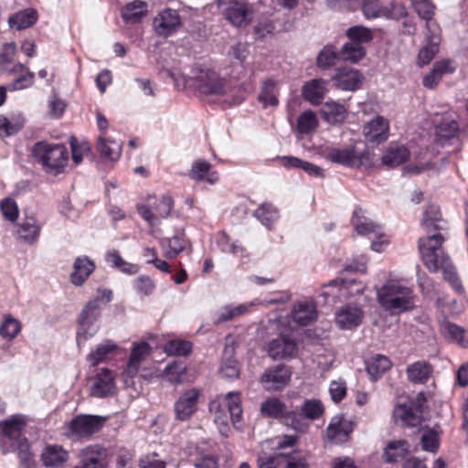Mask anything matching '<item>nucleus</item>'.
<instances>
[{
  "label": "nucleus",
  "instance_id": "nucleus-1",
  "mask_svg": "<svg viewBox=\"0 0 468 468\" xmlns=\"http://www.w3.org/2000/svg\"><path fill=\"white\" fill-rule=\"evenodd\" d=\"M443 240V236L439 232L419 239V250L423 263L431 272H436L439 269H441L443 279L450 283L456 292L462 294L464 292V288L449 256L445 255L442 251H441V255L439 254Z\"/></svg>",
  "mask_w": 468,
  "mask_h": 468
},
{
  "label": "nucleus",
  "instance_id": "nucleus-2",
  "mask_svg": "<svg viewBox=\"0 0 468 468\" xmlns=\"http://www.w3.org/2000/svg\"><path fill=\"white\" fill-rule=\"evenodd\" d=\"M375 153L363 142L345 148H330L326 159L347 168L370 170L375 166Z\"/></svg>",
  "mask_w": 468,
  "mask_h": 468
},
{
  "label": "nucleus",
  "instance_id": "nucleus-3",
  "mask_svg": "<svg viewBox=\"0 0 468 468\" xmlns=\"http://www.w3.org/2000/svg\"><path fill=\"white\" fill-rule=\"evenodd\" d=\"M379 305L388 312L399 314L415 308L413 291L398 282H388L377 290Z\"/></svg>",
  "mask_w": 468,
  "mask_h": 468
},
{
  "label": "nucleus",
  "instance_id": "nucleus-4",
  "mask_svg": "<svg viewBox=\"0 0 468 468\" xmlns=\"http://www.w3.org/2000/svg\"><path fill=\"white\" fill-rule=\"evenodd\" d=\"M32 154L43 170L52 176L63 173L69 162L68 149L62 144L37 142L32 148Z\"/></svg>",
  "mask_w": 468,
  "mask_h": 468
},
{
  "label": "nucleus",
  "instance_id": "nucleus-5",
  "mask_svg": "<svg viewBox=\"0 0 468 468\" xmlns=\"http://www.w3.org/2000/svg\"><path fill=\"white\" fill-rule=\"evenodd\" d=\"M101 310L100 298L90 299L82 307L77 318L76 338L78 344L93 337L100 329Z\"/></svg>",
  "mask_w": 468,
  "mask_h": 468
},
{
  "label": "nucleus",
  "instance_id": "nucleus-6",
  "mask_svg": "<svg viewBox=\"0 0 468 468\" xmlns=\"http://www.w3.org/2000/svg\"><path fill=\"white\" fill-rule=\"evenodd\" d=\"M107 417L92 414H80L67 425L69 437L90 438L99 432L105 425Z\"/></svg>",
  "mask_w": 468,
  "mask_h": 468
},
{
  "label": "nucleus",
  "instance_id": "nucleus-7",
  "mask_svg": "<svg viewBox=\"0 0 468 468\" xmlns=\"http://www.w3.org/2000/svg\"><path fill=\"white\" fill-rule=\"evenodd\" d=\"M197 90L205 95L223 96L227 93V80L215 70L198 68L194 71Z\"/></svg>",
  "mask_w": 468,
  "mask_h": 468
},
{
  "label": "nucleus",
  "instance_id": "nucleus-8",
  "mask_svg": "<svg viewBox=\"0 0 468 468\" xmlns=\"http://www.w3.org/2000/svg\"><path fill=\"white\" fill-rule=\"evenodd\" d=\"M291 378V367L284 364H278L267 367L261 375L259 383L267 392H281L289 385Z\"/></svg>",
  "mask_w": 468,
  "mask_h": 468
},
{
  "label": "nucleus",
  "instance_id": "nucleus-9",
  "mask_svg": "<svg viewBox=\"0 0 468 468\" xmlns=\"http://www.w3.org/2000/svg\"><path fill=\"white\" fill-rule=\"evenodd\" d=\"M218 7L223 5L227 6L222 10L226 20L235 27H240L247 26L252 19V9L249 4L243 0H217Z\"/></svg>",
  "mask_w": 468,
  "mask_h": 468
},
{
  "label": "nucleus",
  "instance_id": "nucleus-10",
  "mask_svg": "<svg viewBox=\"0 0 468 468\" xmlns=\"http://www.w3.org/2000/svg\"><path fill=\"white\" fill-rule=\"evenodd\" d=\"M364 80L360 70L349 66L336 68L331 76L334 87L346 91H356L361 88Z\"/></svg>",
  "mask_w": 468,
  "mask_h": 468
},
{
  "label": "nucleus",
  "instance_id": "nucleus-11",
  "mask_svg": "<svg viewBox=\"0 0 468 468\" xmlns=\"http://www.w3.org/2000/svg\"><path fill=\"white\" fill-rule=\"evenodd\" d=\"M264 350L273 360L292 359L298 353V344L291 335H280L268 342Z\"/></svg>",
  "mask_w": 468,
  "mask_h": 468
},
{
  "label": "nucleus",
  "instance_id": "nucleus-12",
  "mask_svg": "<svg viewBox=\"0 0 468 468\" xmlns=\"http://www.w3.org/2000/svg\"><path fill=\"white\" fill-rule=\"evenodd\" d=\"M153 24L155 33L163 37L173 36L183 26L178 12L169 7L160 11L154 17Z\"/></svg>",
  "mask_w": 468,
  "mask_h": 468
},
{
  "label": "nucleus",
  "instance_id": "nucleus-13",
  "mask_svg": "<svg viewBox=\"0 0 468 468\" xmlns=\"http://www.w3.org/2000/svg\"><path fill=\"white\" fill-rule=\"evenodd\" d=\"M199 397L200 390L197 388L185 390L174 404L176 419L180 421L189 420L197 410Z\"/></svg>",
  "mask_w": 468,
  "mask_h": 468
},
{
  "label": "nucleus",
  "instance_id": "nucleus-14",
  "mask_svg": "<svg viewBox=\"0 0 468 468\" xmlns=\"http://www.w3.org/2000/svg\"><path fill=\"white\" fill-rule=\"evenodd\" d=\"M109 452L100 445L92 444L83 448L80 453V462L74 468H109Z\"/></svg>",
  "mask_w": 468,
  "mask_h": 468
},
{
  "label": "nucleus",
  "instance_id": "nucleus-15",
  "mask_svg": "<svg viewBox=\"0 0 468 468\" xmlns=\"http://www.w3.org/2000/svg\"><path fill=\"white\" fill-rule=\"evenodd\" d=\"M116 384L112 370L103 367L97 373L94 383L90 387V396L98 399L113 397L116 394Z\"/></svg>",
  "mask_w": 468,
  "mask_h": 468
},
{
  "label": "nucleus",
  "instance_id": "nucleus-16",
  "mask_svg": "<svg viewBox=\"0 0 468 468\" xmlns=\"http://www.w3.org/2000/svg\"><path fill=\"white\" fill-rule=\"evenodd\" d=\"M424 40L425 44L420 49L417 56V64L419 67L430 64L439 53L441 40L440 27H435V29L426 30Z\"/></svg>",
  "mask_w": 468,
  "mask_h": 468
},
{
  "label": "nucleus",
  "instance_id": "nucleus-17",
  "mask_svg": "<svg viewBox=\"0 0 468 468\" xmlns=\"http://www.w3.org/2000/svg\"><path fill=\"white\" fill-rule=\"evenodd\" d=\"M328 80L315 78L306 81L302 87V97L314 106H319L328 91Z\"/></svg>",
  "mask_w": 468,
  "mask_h": 468
},
{
  "label": "nucleus",
  "instance_id": "nucleus-18",
  "mask_svg": "<svg viewBox=\"0 0 468 468\" xmlns=\"http://www.w3.org/2000/svg\"><path fill=\"white\" fill-rule=\"evenodd\" d=\"M364 318L363 310L357 305L346 304L335 314V323L340 329L352 330L358 327Z\"/></svg>",
  "mask_w": 468,
  "mask_h": 468
},
{
  "label": "nucleus",
  "instance_id": "nucleus-19",
  "mask_svg": "<svg viewBox=\"0 0 468 468\" xmlns=\"http://www.w3.org/2000/svg\"><path fill=\"white\" fill-rule=\"evenodd\" d=\"M410 453V444L407 440H393L386 444L382 459L386 463L394 464L400 461H405Z\"/></svg>",
  "mask_w": 468,
  "mask_h": 468
},
{
  "label": "nucleus",
  "instance_id": "nucleus-20",
  "mask_svg": "<svg viewBox=\"0 0 468 468\" xmlns=\"http://www.w3.org/2000/svg\"><path fill=\"white\" fill-rule=\"evenodd\" d=\"M388 122L383 116H376L363 129L366 139L373 144H382L388 139Z\"/></svg>",
  "mask_w": 468,
  "mask_h": 468
},
{
  "label": "nucleus",
  "instance_id": "nucleus-21",
  "mask_svg": "<svg viewBox=\"0 0 468 468\" xmlns=\"http://www.w3.org/2000/svg\"><path fill=\"white\" fill-rule=\"evenodd\" d=\"M27 417L22 414H14L9 419L0 421V436L10 441H19L22 432L27 425Z\"/></svg>",
  "mask_w": 468,
  "mask_h": 468
},
{
  "label": "nucleus",
  "instance_id": "nucleus-22",
  "mask_svg": "<svg viewBox=\"0 0 468 468\" xmlns=\"http://www.w3.org/2000/svg\"><path fill=\"white\" fill-rule=\"evenodd\" d=\"M95 270V263L87 256L76 258L73 264V271L70 275L71 282L76 286H81Z\"/></svg>",
  "mask_w": 468,
  "mask_h": 468
},
{
  "label": "nucleus",
  "instance_id": "nucleus-23",
  "mask_svg": "<svg viewBox=\"0 0 468 468\" xmlns=\"http://www.w3.org/2000/svg\"><path fill=\"white\" fill-rule=\"evenodd\" d=\"M433 367L428 361L419 360L406 368L407 377L413 384H426L430 379Z\"/></svg>",
  "mask_w": 468,
  "mask_h": 468
},
{
  "label": "nucleus",
  "instance_id": "nucleus-24",
  "mask_svg": "<svg viewBox=\"0 0 468 468\" xmlns=\"http://www.w3.org/2000/svg\"><path fill=\"white\" fill-rule=\"evenodd\" d=\"M69 459V452L62 446L47 445L41 453V462L45 467L62 466Z\"/></svg>",
  "mask_w": 468,
  "mask_h": 468
},
{
  "label": "nucleus",
  "instance_id": "nucleus-25",
  "mask_svg": "<svg viewBox=\"0 0 468 468\" xmlns=\"http://www.w3.org/2000/svg\"><path fill=\"white\" fill-rule=\"evenodd\" d=\"M355 423L352 420H344L343 416H335L326 428L327 437L330 441L335 440L339 436H343L344 440H348L353 432Z\"/></svg>",
  "mask_w": 468,
  "mask_h": 468
},
{
  "label": "nucleus",
  "instance_id": "nucleus-26",
  "mask_svg": "<svg viewBox=\"0 0 468 468\" xmlns=\"http://www.w3.org/2000/svg\"><path fill=\"white\" fill-rule=\"evenodd\" d=\"M211 167L207 161L198 159L193 163L188 176L196 181L214 184L218 180V174L217 171H212Z\"/></svg>",
  "mask_w": 468,
  "mask_h": 468
},
{
  "label": "nucleus",
  "instance_id": "nucleus-27",
  "mask_svg": "<svg viewBox=\"0 0 468 468\" xmlns=\"http://www.w3.org/2000/svg\"><path fill=\"white\" fill-rule=\"evenodd\" d=\"M251 304L241 303L239 305L227 304L219 308L212 314V321L215 325L222 324L234 318L246 314Z\"/></svg>",
  "mask_w": 468,
  "mask_h": 468
},
{
  "label": "nucleus",
  "instance_id": "nucleus-28",
  "mask_svg": "<svg viewBox=\"0 0 468 468\" xmlns=\"http://www.w3.org/2000/svg\"><path fill=\"white\" fill-rule=\"evenodd\" d=\"M37 18L38 15L36 9L26 8L11 15L8 18V25L11 28L20 31L34 26Z\"/></svg>",
  "mask_w": 468,
  "mask_h": 468
},
{
  "label": "nucleus",
  "instance_id": "nucleus-29",
  "mask_svg": "<svg viewBox=\"0 0 468 468\" xmlns=\"http://www.w3.org/2000/svg\"><path fill=\"white\" fill-rule=\"evenodd\" d=\"M252 216L268 229H271L280 218V212L272 203L263 202L253 211Z\"/></svg>",
  "mask_w": 468,
  "mask_h": 468
},
{
  "label": "nucleus",
  "instance_id": "nucleus-30",
  "mask_svg": "<svg viewBox=\"0 0 468 468\" xmlns=\"http://www.w3.org/2000/svg\"><path fill=\"white\" fill-rule=\"evenodd\" d=\"M323 119L330 124H341L346 118V110L344 105L335 101H327L321 109Z\"/></svg>",
  "mask_w": 468,
  "mask_h": 468
},
{
  "label": "nucleus",
  "instance_id": "nucleus-31",
  "mask_svg": "<svg viewBox=\"0 0 468 468\" xmlns=\"http://www.w3.org/2000/svg\"><path fill=\"white\" fill-rule=\"evenodd\" d=\"M96 148L102 158L109 161H117L121 157L122 143L110 138L99 137Z\"/></svg>",
  "mask_w": 468,
  "mask_h": 468
},
{
  "label": "nucleus",
  "instance_id": "nucleus-32",
  "mask_svg": "<svg viewBox=\"0 0 468 468\" xmlns=\"http://www.w3.org/2000/svg\"><path fill=\"white\" fill-rule=\"evenodd\" d=\"M418 16L426 21V30L435 29L439 25L432 20L435 5L430 0H410Z\"/></svg>",
  "mask_w": 468,
  "mask_h": 468
},
{
  "label": "nucleus",
  "instance_id": "nucleus-33",
  "mask_svg": "<svg viewBox=\"0 0 468 468\" xmlns=\"http://www.w3.org/2000/svg\"><path fill=\"white\" fill-rule=\"evenodd\" d=\"M286 409L287 406L283 401L278 398L271 397L261 402L260 411L264 418L282 420Z\"/></svg>",
  "mask_w": 468,
  "mask_h": 468
},
{
  "label": "nucleus",
  "instance_id": "nucleus-34",
  "mask_svg": "<svg viewBox=\"0 0 468 468\" xmlns=\"http://www.w3.org/2000/svg\"><path fill=\"white\" fill-rule=\"evenodd\" d=\"M410 157V151L407 147L396 146L389 147L386 150L382 155V165L389 168L397 167L404 164Z\"/></svg>",
  "mask_w": 468,
  "mask_h": 468
},
{
  "label": "nucleus",
  "instance_id": "nucleus-35",
  "mask_svg": "<svg viewBox=\"0 0 468 468\" xmlns=\"http://www.w3.org/2000/svg\"><path fill=\"white\" fill-rule=\"evenodd\" d=\"M292 320L301 326H307L317 318L316 308L314 303H302L292 310Z\"/></svg>",
  "mask_w": 468,
  "mask_h": 468
},
{
  "label": "nucleus",
  "instance_id": "nucleus-36",
  "mask_svg": "<svg viewBox=\"0 0 468 468\" xmlns=\"http://www.w3.org/2000/svg\"><path fill=\"white\" fill-rule=\"evenodd\" d=\"M341 59L339 51L332 44H327L319 51L315 58V65L322 70H327L336 65Z\"/></svg>",
  "mask_w": 468,
  "mask_h": 468
},
{
  "label": "nucleus",
  "instance_id": "nucleus-37",
  "mask_svg": "<svg viewBox=\"0 0 468 468\" xmlns=\"http://www.w3.org/2000/svg\"><path fill=\"white\" fill-rule=\"evenodd\" d=\"M220 374L228 379H236L239 377V362L234 357L233 347H226L224 350Z\"/></svg>",
  "mask_w": 468,
  "mask_h": 468
},
{
  "label": "nucleus",
  "instance_id": "nucleus-38",
  "mask_svg": "<svg viewBox=\"0 0 468 468\" xmlns=\"http://www.w3.org/2000/svg\"><path fill=\"white\" fill-rule=\"evenodd\" d=\"M392 366L389 358L384 355H376L366 362V370L371 379L378 380Z\"/></svg>",
  "mask_w": 468,
  "mask_h": 468
},
{
  "label": "nucleus",
  "instance_id": "nucleus-39",
  "mask_svg": "<svg viewBox=\"0 0 468 468\" xmlns=\"http://www.w3.org/2000/svg\"><path fill=\"white\" fill-rule=\"evenodd\" d=\"M146 13L145 2L135 0L124 6L122 11V17L127 24H136L142 21Z\"/></svg>",
  "mask_w": 468,
  "mask_h": 468
},
{
  "label": "nucleus",
  "instance_id": "nucleus-40",
  "mask_svg": "<svg viewBox=\"0 0 468 468\" xmlns=\"http://www.w3.org/2000/svg\"><path fill=\"white\" fill-rule=\"evenodd\" d=\"M362 212L363 211L360 207H356L353 212L352 223L355 226L356 232L363 236L370 233L378 234L381 230L380 226L375 224L372 220L363 216Z\"/></svg>",
  "mask_w": 468,
  "mask_h": 468
},
{
  "label": "nucleus",
  "instance_id": "nucleus-41",
  "mask_svg": "<svg viewBox=\"0 0 468 468\" xmlns=\"http://www.w3.org/2000/svg\"><path fill=\"white\" fill-rule=\"evenodd\" d=\"M282 162L284 167L302 169L309 176L314 177H322L324 176L323 169L320 166L295 156H283Z\"/></svg>",
  "mask_w": 468,
  "mask_h": 468
},
{
  "label": "nucleus",
  "instance_id": "nucleus-42",
  "mask_svg": "<svg viewBox=\"0 0 468 468\" xmlns=\"http://www.w3.org/2000/svg\"><path fill=\"white\" fill-rule=\"evenodd\" d=\"M117 349L118 345L114 341L110 339L104 340L88 354L87 361L91 366L96 367Z\"/></svg>",
  "mask_w": 468,
  "mask_h": 468
},
{
  "label": "nucleus",
  "instance_id": "nucleus-43",
  "mask_svg": "<svg viewBox=\"0 0 468 468\" xmlns=\"http://www.w3.org/2000/svg\"><path fill=\"white\" fill-rule=\"evenodd\" d=\"M40 229L41 227L35 217H27L19 226L18 234L25 242L33 244L37 240Z\"/></svg>",
  "mask_w": 468,
  "mask_h": 468
},
{
  "label": "nucleus",
  "instance_id": "nucleus-44",
  "mask_svg": "<svg viewBox=\"0 0 468 468\" xmlns=\"http://www.w3.org/2000/svg\"><path fill=\"white\" fill-rule=\"evenodd\" d=\"M367 55L364 46L355 44L351 41L346 42L339 50L341 60L353 64L358 63Z\"/></svg>",
  "mask_w": 468,
  "mask_h": 468
},
{
  "label": "nucleus",
  "instance_id": "nucleus-45",
  "mask_svg": "<svg viewBox=\"0 0 468 468\" xmlns=\"http://www.w3.org/2000/svg\"><path fill=\"white\" fill-rule=\"evenodd\" d=\"M439 425L436 424L434 428L425 426L422 428L423 433L420 437L421 449L431 453H436L440 448V433L435 428Z\"/></svg>",
  "mask_w": 468,
  "mask_h": 468
},
{
  "label": "nucleus",
  "instance_id": "nucleus-46",
  "mask_svg": "<svg viewBox=\"0 0 468 468\" xmlns=\"http://www.w3.org/2000/svg\"><path fill=\"white\" fill-rule=\"evenodd\" d=\"M284 424L297 432L304 433L309 429V423L305 420L302 411L288 410L282 419Z\"/></svg>",
  "mask_w": 468,
  "mask_h": 468
},
{
  "label": "nucleus",
  "instance_id": "nucleus-47",
  "mask_svg": "<svg viewBox=\"0 0 468 468\" xmlns=\"http://www.w3.org/2000/svg\"><path fill=\"white\" fill-rule=\"evenodd\" d=\"M441 220V214L438 207L430 205L423 214L422 226L425 228L429 236L433 235V231L442 229L438 223Z\"/></svg>",
  "mask_w": 468,
  "mask_h": 468
},
{
  "label": "nucleus",
  "instance_id": "nucleus-48",
  "mask_svg": "<svg viewBox=\"0 0 468 468\" xmlns=\"http://www.w3.org/2000/svg\"><path fill=\"white\" fill-rule=\"evenodd\" d=\"M346 36L349 41L361 46L371 42L374 38L372 30L361 25L348 27Z\"/></svg>",
  "mask_w": 468,
  "mask_h": 468
},
{
  "label": "nucleus",
  "instance_id": "nucleus-49",
  "mask_svg": "<svg viewBox=\"0 0 468 468\" xmlns=\"http://www.w3.org/2000/svg\"><path fill=\"white\" fill-rule=\"evenodd\" d=\"M17 455L20 468H37L34 454L30 451V444L26 437L17 442Z\"/></svg>",
  "mask_w": 468,
  "mask_h": 468
},
{
  "label": "nucleus",
  "instance_id": "nucleus-50",
  "mask_svg": "<svg viewBox=\"0 0 468 468\" xmlns=\"http://www.w3.org/2000/svg\"><path fill=\"white\" fill-rule=\"evenodd\" d=\"M318 126V119L313 111H305L297 118V131L301 134H309Z\"/></svg>",
  "mask_w": 468,
  "mask_h": 468
},
{
  "label": "nucleus",
  "instance_id": "nucleus-51",
  "mask_svg": "<svg viewBox=\"0 0 468 468\" xmlns=\"http://www.w3.org/2000/svg\"><path fill=\"white\" fill-rule=\"evenodd\" d=\"M230 419L233 424L239 422L242 418V405L239 392H229L225 397Z\"/></svg>",
  "mask_w": 468,
  "mask_h": 468
},
{
  "label": "nucleus",
  "instance_id": "nucleus-52",
  "mask_svg": "<svg viewBox=\"0 0 468 468\" xmlns=\"http://www.w3.org/2000/svg\"><path fill=\"white\" fill-rule=\"evenodd\" d=\"M301 411L305 420H316L324 412V408L319 399H305L301 405Z\"/></svg>",
  "mask_w": 468,
  "mask_h": 468
},
{
  "label": "nucleus",
  "instance_id": "nucleus-53",
  "mask_svg": "<svg viewBox=\"0 0 468 468\" xmlns=\"http://www.w3.org/2000/svg\"><path fill=\"white\" fill-rule=\"evenodd\" d=\"M193 345L186 340H171L165 345V352L168 356H187L192 352Z\"/></svg>",
  "mask_w": 468,
  "mask_h": 468
},
{
  "label": "nucleus",
  "instance_id": "nucleus-54",
  "mask_svg": "<svg viewBox=\"0 0 468 468\" xmlns=\"http://www.w3.org/2000/svg\"><path fill=\"white\" fill-rule=\"evenodd\" d=\"M20 331L21 323L12 315L7 314L0 325V335L5 339L11 340L14 339Z\"/></svg>",
  "mask_w": 468,
  "mask_h": 468
},
{
  "label": "nucleus",
  "instance_id": "nucleus-55",
  "mask_svg": "<svg viewBox=\"0 0 468 468\" xmlns=\"http://www.w3.org/2000/svg\"><path fill=\"white\" fill-rule=\"evenodd\" d=\"M186 244V235L183 229H176L175 235L168 239V258H175L182 252Z\"/></svg>",
  "mask_w": 468,
  "mask_h": 468
},
{
  "label": "nucleus",
  "instance_id": "nucleus-56",
  "mask_svg": "<svg viewBox=\"0 0 468 468\" xmlns=\"http://www.w3.org/2000/svg\"><path fill=\"white\" fill-rule=\"evenodd\" d=\"M280 456L286 461L285 468H309V463L304 455L299 450L290 452H281Z\"/></svg>",
  "mask_w": 468,
  "mask_h": 468
},
{
  "label": "nucleus",
  "instance_id": "nucleus-57",
  "mask_svg": "<svg viewBox=\"0 0 468 468\" xmlns=\"http://www.w3.org/2000/svg\"><path fill=\"white\" fill-rule=\"evenodd\" d=\"M16 52L15 42L5 43L0 51V76L3 75L8 66L14 61Z\"/></svg>",
  "mask_w": 468,
  "mask_h": 468
},
{
  "label": "nucleus",
  "instance_id": "nucleus-58",
  "mask_svg": "<svg viewBox=\"0 0 468 468\" xmlns=\"http://www.w3.org/2000/svg\"><path fill=\"white\" fill-rule=\"evenodd\" d=\"M0 210L4 218L10 222H15L18 218L19 209L17 204L11 197H5L0 202Z\"/></svg>",
  "mask_w": 468,
  "mask_h": 468
},
{
  "label": "nucleus",
  "instance_id": "nucleus-59",
  "mask_svg": "<svg viewBox=\"0 0 468 468\" xmlns=\"http://www.w3.org/2000/svg\"><path fill=\"white\" fill-rule=\"evenodd\" d=\"M69 144L71 148L72 161L75 165H79L83 159V154L90 152V144L88 142L80 144L78 139L74 136L70 137Z\"/></svg>",
  "mask_w": 468,
  "mask_h": 468
},
{
  "label": "nucleus",
  "instance_id": "nucleus-60",
  "mask_svg": "<svg viewBox=\"0 0 468 468\" xmlns=\"http://www.w3.org/2000/svg\"><path fill=\"white\" fill-rule=\"evenodd\" d=\"M35 73L27 69L26 73L15 79L8 86L9 90H20L27 89L34 84Z\"/></svg>",
  "mask_w": 468,
  "mask_h": 468
},
{
  "label": "nucleus",
  "instance_id": "nucleus-61",
  "mask_svg": "<svg viewBox=\"0 0 468 468\" xmlns=\"http://www.w3.org/2000/svg\"><path fill=\"white\" fill-rule=\"evenodd\" d=\"M399 409L401 410L399 417L408 426L417 427L420 425L422 418L418 412L414 411L412 407L400 405Z\"/></svg>",
  "mask_w": 468,
  "mask_h": 468
},
{
  "label": "nucleus",
  "instance_id": "nucleus-62",
  "mask_svg": "<svg viewBox=\"0 0 468 468\" xmlns=\"http://www.w3.org/2000/svg\"><path fill=\"white\" fill-rule=\"evenodd\" d=\"M151 346L147 342H140L133 344L129 359L141 364V362L149 355Z\"/></svg>",
  "mask_w": 468,
  "mask_h": 468
},
{
  "label": "nucleus",
  "instance_id": "nucleus-63",
  "mask_svg": "<svg viewBox=\"0 0 468 468\" xmlns=\"http://www.w3.org/2000/svg\"><path fill=\"white\" fill-rule=\"evenodd\" d=\"M362 12L367 19L383 16V8L378 0H365L362 5Z\"/></svg>",
  "mask_w": 468,
  "mask_h": 468
},
{
  "label": "nucleus",
  "instance_id": "nucleus-64",
  "mask_svg": "<svg viewBox=\"0 0 468 468\" xmlns=\"http://www.w3.org/2000/svg\"><path fill=\"white\" fill-rule=\"evenodd\" d=\"M134 288L138 293L145 296L153 293L155 284L149 276L141 275L134 281Z\"/></svg>",
  "mask_w": 468,
  "mask_h": 468
}]
</instances>
